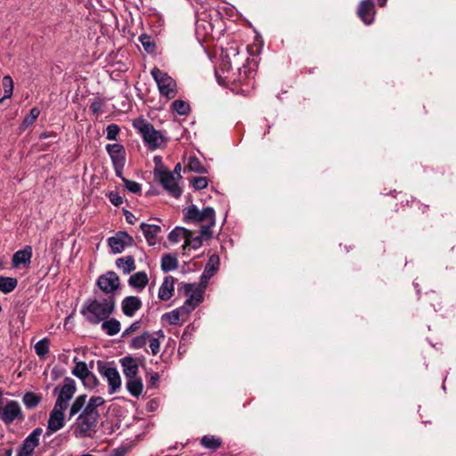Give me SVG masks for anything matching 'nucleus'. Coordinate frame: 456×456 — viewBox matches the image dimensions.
Segmentation results:
<instances>
[{"instance_id":"nucleus-19","label":"nucleus","mask_w":456,"mask_h":456,"mask_svg":"<svg viewBox=\"0 0 456 456\" xmlns=\"http://www.w3.org/2000/svg\"><path fill=\"white\" fill-rule=\"evenodd\" d=\"M32 254L31 246H25L22 249L15 252L12 259L13 267H18L21 265L28 267L30 265Z\"/></svg>"},{"instance_id":"nucleus-43","label":"nucleus","mask_w":456,"mask_h":456,"mask_svg":"<svg viewBox=\"0 0 456 456\" xmlns=\"http://www.w3.org/2000/svg\"><path fill=\"white\" fill-rule=\"evenodd\" d=\"M119 132V127L116 124H110L106 128V138L108 140H115Z\"/></svg>"},{"instance_id":"nucleus-62","label":"nucleus","mask_w":456,"mask_h":456,"mask_svg":"<svg viewBox=\"0 0 456 456\" xmlns=\"http://www.w3.org/2000/svg\"><path fill=\"white\" fill-rule=\"evenodd\" d=\"M138 41L142 44V35L138 36Z\"/></svg>"},{"instance_id":"nucleus-49","label":"nucleus","mask_w":456,"mask_h":456,"mask_svg":"<svg viewBox=\"0 0 456 456\" xmlns=\"http://www.w3.org/2000/svg\"><path fill=\"white\" fill-rule=\"evenodd\" d=\"M193 330L194 328L191 325H188L183 333L182 340L185 341L187 339H190L192 335Z\"/></svg>"},{"instance_id":"nucleus-13","label":"nucleus","mask_w":456,"mask_h":456,"mask_svg":"<svg viewBox=\"0 0 456 456\" xmlns=\"http://www.w3.org/2000/svg\"><path fill=\"white\" fill-rule=\"evenodd\" d=\"M106 150L111 159L116 175L121 176L125 166V149L121 144H108Z\"/></svg>"},{"instance_id":"nucleus-27","label":"nucleus","mask_w":456,"mask_h":456,"mask_svg":"<svg viewBox=\"0 0 456 456\" xmlns=\"http://www.w3.org/2000/svg\"><path fill=\"white\" fill-rule=\"evenodd\" d=\"M178 266L177 258L170 254L164 255L161 259V268L164 272H170Z\"/></svg>"},{"instance_id":"nucleus-48","label":"nucleus","mask_w":456,"mask_h":456,"mask_svg":"<svg viewBox=\"0 0 456 456\" xmlns=\"http://www.w3.org/2000/svg\"><path fill=\"white\" fill-rule=\"evenodd\" d=\"M109 197H110V201L114 206H119L122 204L123 200H122L121 197L118 195V193L111 192Z\"/></svg>"},{"instance_id":"nucleus-47","label":"nucleus","mask_w":456,"mask_h":456,"mask_svg":"<svg viewBox=\"0 0 456 456\" xmlns=\"http://www.w3.org/2000/svg\"><path fill=\"white\" fill-rule=\"evenodd\" d=\"M211 277H212V275H210L209 273H207L203 271V273L201 274V277H200V283L196 284V286L204 287V290H205L207 284Z\"/></svg>"},{"instance_id":"nucleus-29","label":"nucleus","mask_w":456,"mask_h":456,"mask_svg":"<svg viewBox=\"0 0 456 456\" xmlns=\"http://www.w3.org/2000/svg\"><path fill=\"white\" fill-rule=\"evenodd\" d=\"M203 239L208 240L206 237H203L201 235V233L199 236L192 237V234L190 232V235H188L187 238L185 239V242L183 244V249L184 250L186 248L197 249V248H200V246L202 245Z\"/></svg>"},{"instance_id":"nucleus-50","label":"nucleus","mask_w":456,"mask_h":456,"mask_svg":"<svg viewBox=\"0 0 456 456\" xmlns=\"http://www.w3.org/2000/svg\"><path fill=\"white\" fill-rule=\"evenodd\" d=\"M134 127L139 134H142V118L139 117L133 121Z\"/></svg>"},{"instance_id":"nucleus-46","label":"nucleus","mask_w":456,"mask_h":456,"mask_svg":"<svg viewBox=\"0 0 456 456\" xmlns=\"http://www.w3.org/2000/svg\"><path fill=\"white\" fill-rule=\"evenodd\" d=\"M147 37L144 35V51L150 53H153L156 51V45L154 42L145 39Z\"/></svg>"},{"instance_id":"nucleus-60","label":"nucleus","mask_w":456,"mask_h":456,"mask_svg":"<svg viewBox=\"0 0 456 456\" xmlns=\"http://www.w3.org/2000/svg\"><path fill=\"white\" fill-rule=\"evenodd\" d=\"M49 136H50V134H47V133H43V134L40 135V138H41V139H46V138H48Z\"/></svg>"},{"instance_id":"nucleus-32","label":"nucleus","mask_w":456,"mask_h":456,"mask_svg":"<svg viewBox=\"0 0 456 456\" xmlns=\"http://www.w3.org/2000/svg\"><path fill=\"white\" fill-rule=\"evenodd\" d=\"M22 402L27 408L33 409L41 402V396L35 393L28 392L23 395Z\"/></svg>"},{"instance_id":"nucleus-6","label":"nucleus","mask_w":456,"mask_h":456,"mask_svg":"<svg viewBox=\"0 0 456 456\" xmlns=\"http://www.w3.org/2000/svg\"><path fill=\"white\" fill-rule=\"evenodd\" d=\"M183 289L187 299L181 307L189 315L203 301L204 287L196 286L195 283H185Z\"/></svg>"},{"instance_id":"nucleus-8","label":"nucleus","mask_w":456,"mask_h":456,"mask_svg":"<svg viewBox=\"0 0 456 456\" xmlns=\"http://www.w3.org/2000/svg\"><path fill=\"white\" fill-rule=\"evenodd\" d=\"M155 177L161 183L165 190H167L170 196L179 198L182 194V188L179 186V179L175 175L170 171L162 170L160 168L154 170Z\"/></svg>"},{"instance_id":"nucleus-52","label":"nucleus","mask_w":456,"mask_h":456,"mask_svg":"<svg viewBox=\"0 0 456 456\" xmlns=\"http://www.w3.org/2000/svg\"><path fill=\"white\" fill-rule=\"evenodd\" d=\"M159 407V402L156 399H151L147 403V410L149 411H154Z\"/></svg>"},{"instance_id":"nucleus-33","label":"nucleus","mask_w":456,"mask_h":456,"mask_svg":"<svg viewBox=\"0 0 456 456\" xmlns=\"http://www.w3.org/2000/svg\"><path fill=\"white\" fill-rule=\"evenodd\" d=\"M50 339L44 338L35 345L36 354L40 358H45L49 353Z\"/></svg>"},{"instance_id":"nucleus-39","label":"nucleus","mask_w":456,"mask_h":456,"mask_svg":"<svg viewBox=\"0 0 456 456\" xmlns=\"http://www.w3.org/2000/svg\"><path fill=\"white\" fill-rule=\"evenodd\" d=\"M148 343V346L151 351V354L156 355L159 352L160 342L159 338L152 336H146L144 334V345Z\"/></svg>"},{"instance_id":"nucleus-57","label":"nucleus","mask_w":456,"mask_h":456,"mask_svg":"<svg viewBox=\"0 0 456 456\" xmlns=\"http://www.w3.org/2000/svg\"><path fill=\"white\" fill-rule=\"evenodd\" d=\"M125 216L126 222L129 224H134L136 219L135 216L129 211H125Z\"/></svg>"},{"instance_id":"nucleus-22","label":"nucleus","mask_w":456,"mask_h":456,"mask_svg":"<svg viewBox=\"0 0 456 456\" xmlns=\"http://www.w3.org/2000/svg\"><path fill=\"white\" fill-rule=\"evenodd\" d=\"M188 314L183 312L182 307L176 308L162 315V320L171 325L177 324L180 321L184 322Z\"/></svg>"},{"instance_id":"nucleus-45","label":"nucleus","mask_w":456,"mask_h":456,"mask_svg":"<svg viewBox=\"0 0 456 456\" xmlns=\"http://www.w3.org/2000/svg\"><path fill=\"white\" fill-rule=\"evenodd\" d=\"M208 184V179L206 177H195L192 180V185L195 190H202L205 189Z\"/></svg>"},{"instance_id":"nucleus-11","label":"nucleus","mask_w":456,"mask_h":456,"mask_svg":"<svg viewBox=\"0 0 456 456\" xmlns=\"http://www.w3.org/2000/svg\"><path fill=\"white\" fill-rule=\"evenodd\" d=\"M25 416L21 407L16 401H9L4 405H0V419L5 424L13 421H22Z\"/></svg>"},{"instance_id":"nucleus-35","label":"nucleus","mask_w":456,"mask_h":456,"mask_svg":"<svg viewBox=\"0 0 456 456\" xmlns=\"http://www.w3.org/2000/svg\"><path fill=\"white\" fill-rule=\"evenodd\" d=\"M221 439L213 436H204L201 438V444L208 449L216 450L221 446Z\"/></svg>"},{"instance_id":"nucleus-61","label":"nucleus","mask_w":456,"mask_h":456,"mask_svg":"<svg viewBox=\"0 0 456 456\" xmlns=\"http://www.w3.org/2000/svg\"><path fill=\"white\" fill-rule=\"evenodd\" d=\"M379 1H380L379 4L381 6H383V5H385L387 0H379Z\"/></svg>"},{"instance_id":"nucleus-54","label":"nucleus","mask_w":456,"mask_h":456,"mask_svg":"<svg viewBox=\"0 0 456 456\" xmlns=\"http://www.w3.org/2000/svg\"><path fill=\"white\" fill-rule=\"evenodd\" d=\"M159 376L158 373H154L151 376V379H150V387H157L158 386V383H159Z\"/></svg>"},{"instance_id":"nucleus-7","label":"nucleus","mask_w":456,"mask_h":456,"mask_svg":"<svg viewBox=\"0 0 456 456\" xmlns=\"http://www.w3.org/2000/svg\"><path fill=\"white\" fill-rule=\"evenodd\" d=\"M151 75L161 95L167 99H172L176 95V83L170 76L157 68L151 70Z\"/></svg>"},{"instance_id":"nucleus-21","label":"nucleus","mask_w":456,"mask_h":456,"mask_svg":"<svg viewBox=\"0 0 456 456\" xmlns=\"http://www.w3.org/2000/svg\"><path fill=\"white\" fill-rule=\"evenodd\" d=\"M141 307V300L137 297H127L122 302V310L127 316H133Z\"/></svg>"},{"instance_id":"nucleus-38","label":"nucleus","mask_w":456,"mask_h":456,"mask_svg":"<svg viewBox=\"0 0 456 456\" xmlns=\"http://www.w3.org/2000/svg\"><path fill=\"white\" fill-rule=\"evenodd\" d=\"M39 114H40V110L37 107L32 108L30 110L29 114L27 117H25V118L23 119V122H22L20 127L22 129H26L27 127L31 126L36 121V119L38 118Z\"/></svg>"},{"instance_id":"nucleus-56","label":"nucleus","mask_w":456,"mask_h":456,"mask_svg":"<svg viewBox=\"0 0 456 456\" xmlns=\"http://www.w3.org/2000/svg\"><path fill=\"white\" fill-rule=\"evenodd\" d=\"M181 170H182V166L180 163H177L174 168V171L172 172L173 174L175 175V177H177L179 180L182 178Z\"/></svg>"},{"instance_id":"nucleus-2","label":"nucleus","mask_w":456,"mask_h":456,"mask_svg":"<svg viewBox=\"0 0 456 456\" xmlns=\"http://www.w3.org/2000/svg\"><path fill=\"white\" fill-rule=\"evenodd\" d=\"M126 379V387L129 394L138 398L142 392V383L139 372V360L132 356H125L119 360Z\"/></svg>"},{"instance_id":"nucleus-41","label":"nucleus","mask_w":456,"mask_h":456,"mask_svg":"<svg viewBox=\"0 0 456 456\" xmlns=\"http://www.w3.org/2000/svg\"><path fill=\"white\" fill-rule=\"evenodd\" d=\"M104 106V101L101 98H95L93 100L90 105V110L95 114L99 115L102 112V107Z\"/></svg>"},{"instance_id":"nucleus-5","label":"nucleus","mask_w":456,"mask_h":456,"mask_svg":"<svg viewBox=\"0 0 456 456\" xmlns=\"http://www.w3.org/2000/svg\"><path fill=\"white\" fill-rule=\"evenodd\" d=\"M98 371L107 381L110 395L116 394L121 389V377L112 362L98 363Z\"/></svg>"},{"instance_id":"nucleus-24","label":"nucleus","mask_w":456,"mask_h":456,"mask_svg":"<svg viewBox=\"0 0 456 456\" xmlns=\"http://www.w3.org/2000/svg\"><path fill=\"white\" fill-rule=\"evenodd\" d=\"M116 265L126 274L130 273L135 269L134 260L131 256L118 258L116 260Z\"/></svg>"},{"instance_id":"nucleus-10","label":"nucleus","mask_w":456,"mask_h":456,"mask_svg":"<svg viewBox=\"0 0 456 456\" xmlns=\"http://www.w3.org/2000/svg\"><path fill=\"white\" fill-rule=\"evenodd\" d=\"M77 391L76 382L71 378H65L63 380V385L61 387H57L54 389V393L57 395V399L54 405L60 408H68L69 403L71 398L74 396Z\"/></svg>"},{"instance_id":"nucleus-44","label":"nucleus","mask_w":456,"mask_h":456,"mask_svg":"<svg viewBox=\"0 0 456 456\" xmlns=\"http://www.w3.org/2000/svg\"><path fill=\"white\" fill-rule=\"evenodd\" d=\"M122 180H123L124 185L127 191L134 192V193L140 191L141 185L138 183L130 181V180H127L125 178H122Z\"/></svg>"},{"instance_id":"nucleus-25","label":"nucleus","mask_w":456,"mask_h":456,"mask_svg":"<svg viewBox=\"0 0 456 456\" xmlns=\"http://www.w3.org/2000/svg\"><path fill=\"white\" fill-rule=\"evenodd\" d=\"M18 285V281L12 277L0 276V291L7 294L14 290Z\"/></svg>"},{"instance_id":"nucleus-51","label":"nucleus","mask_w":456,"mask_h":456,"mask_svg":"<svg viewBox=\"0 0 456 456\" xmlns=\"http://www.w3.org/2000/svg\"><path fill=\"white\" fill-rule=\"evenodd\" d=\"M140 328V322H134L133 324H131L129 326V328H127L125 331H124V334L123 336L125 335H128L132 332H134V330H137L138 329Z\"/></svg>"},{"instance_id":"nucleus-15","label":"nucleus","mask_w":456,"mask_h":456,"mask_svg":"<svg viewBox=\"0 0 456 456\" xmlns=\"http://www.w3.org/2000/svg\"><path fill=\"white\" fill-rule=\"evenodd\" d=\"M144 142L151 150L161 148L166 143L162 132L156 130L152 125L144 123Z\"/></svg>"},{"instance_id":"nucleus-30","label":"nucleus","mask_w":456,"mask_h":456,"mask_svg":"<svg viewBox=\"0 0 456 456\" xmlns=\"http://www.w3.org/2000/svg\"><path fill=\"white\" fill-rule=\"evenodd\" d=\"M185 168H188L191 171L199 173V174H206L208 170L206 167L200 163V159L195 156H191L188 159V163Z\"/></svg>"},{"instance_id":"nucleus-1","label":"nucleus","mask_w":456,"mask_h":456,"mask_svg":"<svg viewBox=\"0 0 456 456\" xmlns=\"http://www.w3.org/2000/svg\"><path fill=\"white\" fill-rule=\"evenodd\" d=\"M114 305L112 297L88 300L82 314L90 323L98 324L112 314Z\"/></svg>"},{"instance_id":"nucleus-26","label":"nucleus","mask_w":456,"mask_h":456,"mask_svg":"<svg viewBox=\"0 0 456 456\" xmlns=\"http://www.w3.org/2000/svg\"><path fill=\"white\" fill-rule=\"evenodd\" d=\"M102 330L109 336H114L120 330V323L116 319L105 321L102 324Z\"/></svg>"},{"instance_id":"nucleus-17","label":"nucleus","mask_w":456,"mask_h":456,"mask_svg":"<svg viewBox=\"0 0 456 456\" xmlns=\"http://www.w3.org/2000/svg\"><path fill=\"white\" fill-rule=\"evenodd\" d=\"M98 287L105 293H112L119 287V278L114 272L101 275L97 281Z\"/></svg>"},{"instance_id":"nucleus-20","label":"nucleus","mask_w":456,"mask_h":456,"mask_svg":"<svg viewBox=\"0 0 456 456\" xmlns=\"http://www.w3.org/2000/svg\"><path fill=\"white\" fill-rule=\"evenodd\" d=\"M161 232L160 225L157 224H144V238L150 246L156 245L158 243L159 235Z\"/></svg>"},{"instance_id":"nucleus-18","label":"nucleus","mask_w":456,"mask_h":456,"mask_svg":"<svg viewBox=\"0 0 456 456\" xmlns=\"http://www.w3.org/2000/svg\"><path fill=\"white\" fill-rule=\"evenodd\" d=\"M360 19L367 25H370L374 20V4L372 0H362L357 11Z\"/></svg>"},{"instance_id":"nucleus-58","label":"nucleus","mask_w":456,"mask_h":456,"mask_svg":"<svg viewBox=\"0 0 456 456\" xmlns=\"http://www.w3.org/2000/svg\"><path fill=\"white\" fill-rule=\"evenodd\" d=\"M12 449H4L1 452L0 456H12Z\"/></svg>"},{"instance_id":"nucleus-63","label":"nucleus","mask_w":456,"mask_h":456,"mask_svg":"<svg viewBox=\"0 0 456 456\" xmlns=\"http://www.w3.org/2000/svg\"><path fill=\"white\" fill-rule=\"evenodd\" d=\"M146 283H147V279H146V274L144 273V281H143L144 286L146 285Z\"/></svg>"},{"instance_id":"nucleus-42","label":"nucleus","mask_w":456,"mask_h":456,"mask_svg":"<svg viewBox=\"0 0 456 456\" xmlns=\"http://www.w3.org/2000/svg\"><path fill=\"white\" fill-rule=\"evenodd\" d=\"M128 283L132 287H142V272H137L129 278Z\"/></svg>"},{"instance_id":"nucleus-12","label":"nucleus","mask_w":456,"mask_h":456,"mask_svg":"<svg viewBox=\"0 0 456 456\" xmlns=\"http://www.w3.org/2000/svg\"><path fill=\"white\" fill-rule=\"evenodd\" d=\"M43 434L41 428H35L23 441L16 456H32L35 449L39 445L40 436Z\"/></svg>"},{"instance_id":"nucleus-37","label":"nucleus","mask_w":456,"mask_h":456,"mask_svg":"<svg viewBox=\"0 0 456 456\" xmlns=\"http://www.w3.org/2000/svg\"><path fill=\"white\" fill-rule=\"evenodd\" d=\"M171 107L179 115H187L190 112L189 103L182 100H175Z\"/></svg>"},{"instance_id":"nucleus-34","label":"nucleus","mask_w":456,"mask_h":456,"mask_svg":"<svg viewBox=\"0 0 456 456\" xmlns=\"http://www.w3.org/2000/svg\"><path fill=\"white\" fill-rule=\"evenodd\" d=\"M74 362L76 363L72 374L76 376L77 378L82 379L85 376H86L90 370L87 368V365L84 362L77 361V358H74Z\"/></svg>"},{"instance_id":"nucleus-23","label":"nucleus","mask_w":456,"mask_h":456,"mask_svg":"<svg viewBox=\"0 0 456 456\" xmlns=\"http://www.w3.org/2000/svg\"><path fill=\"white\" fill-rule=\"evenodd\" d=\"M175 288V279L171 276L167 277L159 290V297L162 300H168L173 296Z\"/></svg>"},{"instance_id":"nucleus-53","label":"nucleus","mask_w":456,"mask_h":456,"mask_svg":"<svg viewBox=\"0 0 456 456\" xmlns=\"http://www.w3.org/2000/svg\"><path fill=\"white\" fill-rule=\"evenodd\" d=\"M131 346L138 349L142 347V337H137L131 341Z\"/></svg>"},{"instance_id":"nucleus-55","label":"nucleus","mask_w":456,"mask_h":456,"mask_svg":"<svg viewBox=\"0 0 456 456\" xmlns=\"http://www.w3.org/2000/svg\"><path fill=\"white\" fill-rule=\"evenodd\" d=\"M153 159H154V162H155V165H156L155 170H157L159 168H160L162 170H167V168L162 164V158L161 157L155 156Z\"/></svg>"},{"instance_id":"nucleus-31","label":"nucleus","mask_w":456,"mask_h":456,"mask_svg":"<svg viewBox=\"0 0 456 456\" xmlns=\"http://www.w3.org/2000/svg\"><path fill=\"white\" fill-rule=\"evenodd\" d=\"M2 86L4 88V96L0 99V102H2L5 99H9L12 95L13 92V81L10 76H4L2 80Z\"/></svg>"},{"instance_id":"nucleus-16","label":"nucleus","mask_w":456,"mask_h":456,"mask_svg":"<svg viewBox=\"0 0 456 456\" xmlns=\"http://www.w3.org/2000/svg\"><path fill=\"white\" fill-rule=\"evenodd\" d=\"M133 238L126 232H118L108 239V245L114 254L121 253L126 247L132 245Z\"/></svg>"},{"instance_id":"nucleus-14","label":"nucleus","mask_w":456,"mask_h":456,"mask_svg":"<svg viewBox=\"0 0 456 456\" xmlns=\"http://www.w3.org/2000/svg\"><path fill=\"white\" fill-rule=\"evenodd\" d=\"M66 408H60L56 405L50 412V416L47 421V428L45 432L46 436H52L53 433L61 429L64 427V411Z\"/></svg>"},{"instance_id":"nucleus-36","label":"nucleus","mask_w":456,"mask_h":456,"mask_svg":"<svg viewBox=\"0 0 456 456\" xmlns=\"http://www.w3.org/2000/svg\"><path fill=\"white\" fill-rule=\"evenodd\" d=\"M218 266H219V256L217 255H212L210 256L206 266H205V269H204V272L207 273H209L210 275H214L216 273V272L218 270Z\"/></svg>"},{"instance_id":"nucleus-59","label":"nucleus","mask_w":456,"mask_h":456,"mask_svg":"<svg viewBox=\"0 0 456 456\" xmlns=\"http://www.w3.org/2000/svg\"><path fill=\"white\" fill-rule=\"evenodd\" d=\"M123 450L117 449L113 452L112 456H123Z\"/></svg>"},{"instance_id":"nucleus-9","label":"nucleus","mask_w":456,"mask_h":456,"mask_svg":"<svg viewBox=\"0 0 456 456\" xmlns=\"http://www.w3.org/2000/svg\"><path fill=\"white\" fill-rule=\"evenodd\" d=\"M104 403L105 400L102 396H92L86 403V395H80L71 403L69 411V419H70L76 416L81 411L83 408H86L89 411L92 410V411H98L97 408L102 406Z\"/></svg>"},{"instance_id":"nucleus-4","label":"nucleus","mask_w":456,"mask_h":456,"mask_svg":"<svg viewBox=\"0 0 456 456\" xmlns=\"http://www.w3.org/2000/svg\"><path fill=\"white\" fill-rule=\"evenodd\" d=\"M99 418L98 411H92V410H87L83 408L80 411V414L77 418L75 427H74V434L77 437H86L89 436L90 433L96 427L97 421Z\"/></svg>"},{"instance_id":"nucleus-64","label":"nucleus","mask_w":456,"mask_h":456,"mask_svg":"<svg viewBox=\"0 0 456 456\" xmlns=\"http://www.w3.org/2000/svg\"><path fill=\"white\" fill-rule=\"evenodd\" d=\"M159 337H160L161 338H164V334L162 333V331H160Z\"/></svg>"},{"instance_id":"nucleus-40","label":"nucleus","mask_w":456,"mask_h":456,"mask_svg":"<svg viewBox=\"0 0 456 456\" xmlns=\"http://www.w3.org/2000/svg\"><path fill=\"white\" fill-rule=\"evenodd\" d=\"M83 385L89 389H93L98 386L99 380L93 372H89L82 379Z\"/></svg>"},{"instance_id":"nucleus-28","label":"nucleus","mask_w":456,"mask_h":456,"mask_svg":"<svg viewBox=\"0 0 456 456\" xmlns=\"http://www.w3.org/2000/svg\"><path fill=\"white\" fill-rule=\"evenodd\" d=\"M190 235V231L183 227H175L168 234V239L174 243L179 242L181 240L185 241L187 236Z\"/></svg>"},{"instance_id":"nucleus-3","label":"nucleus","mask_w":456,"mask_h":456,"mask_svg":"<svg viewBox=\"0 0 456 456\" xmlns=\"http://www.w3.org/2000/svg\"><path fill=\"white\" fill-rule=\"evenodd\" d=\"M184 216L189 220L204 223L200 228L201 235L207 239L212 238L211 228L216 224V212L213 208L207 207L200 210L195 205H191L186 209Z\"/></svg>"}]
</instances>
